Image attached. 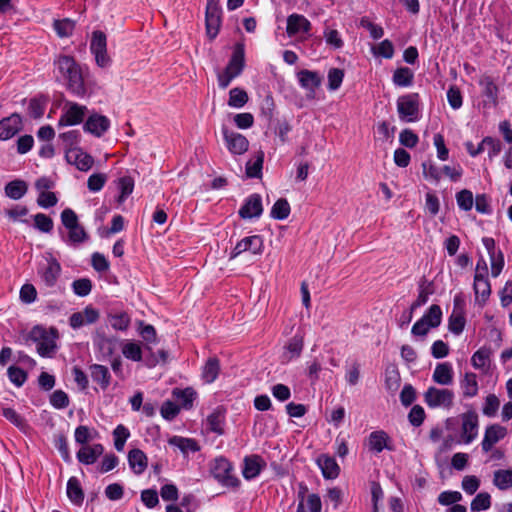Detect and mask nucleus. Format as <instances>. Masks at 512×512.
Here are the masks:
<instances>
[{"instance_id":"a211bd4d","label":"nucleus","mask_w":512,"mask_h":512,"mask_svg":"<svg viewBox=\"0 0 512 512\" xmlns=\"http://www.w3.org/2000/svg\"><path fill=\"white\" fill-rule=\"evenodd\" d=\"M507 434V429L499 424H492L486 427L481 447L484 452L492 450L493 446L502 440Z\"/></svg>"},{"instance_id":"13d9d810","label":"nucleus","mask_w":512,"mask_h":512,"mask_svg":"<svg viewBox=\"0 0 512 512\" xmlns=\"http://www.w3.org/2000/svg\"><path fill=\"white\" fill-rule=\"evenodd\" d=\"M385 386L391 392H395L400 386V375L394 367L385 371Z\"/></svg>"},{"instance_id":"680f3d73","label":"nucleus","mask_w":512,"mask_h":512,"mask_svg":"<svg viewBox=\"0 0 512 512\" xmlns=\"http://www.w3.org/2000/svg\"><path fill=\"white\" fill-rule=\"evenodd\" d=\"M72 289L76 295L80 297H85L91 292L92 282L88 278L77 279L73 281Z\"/></svg>"},{"instance_id":"5fc2aeb1","label":"nucleus","mask_w":512,"mask_h":512,"mask_svg":"<svg viewBox=\"0 0 512 512\" xmlns=\"http://www.w3.org/2000/svg\"><path fill=\"white\" fill-rule=\"evenodd\" d=\"M7 375L9 380L17 387H21L27 380V373L17 366H10Z\"/></svg>"},{"instance_id":"f03ea898","label":"nucleus","mask_w":512,"mask_h":512,"mask_svg":"<svg viewBox=\"0 0 512 512\" xmlns=\"http://www.w3.org/2000/svg\"><path fill=\"white\" fill-rule=\"evenodd\" d=\"M245 67V46L237 42L233 47L231 58L225 69L217 74L218 86L226 89L230 83L241 75Z\"/></svg>"},{"instance_id":"aec40b11","label":"nucleus","mask_w":512,"mask_h":512,"mask_svg":"<svg viewBox=\"0 0 512 512\" xmlns=\"http://www.w3.org/2000/svg\"><path fill=\"white\" fill-rule=\"evenodd\" d=\"M389 440L390 438L385 431L377 430L369 434L366 444L371 452L378 454L384 449L392 450L389 446Z\"/></svg>"},{"instance_id":"3c124183","label":"nucleus","mask_w":512,"mask_h":512,"mask_svg":"<svg viewBox=\"0 0 512 512\" xmlns=\"http://www.w3.org/2000/svg\"><path fill=\"white\" fill-rule=\"evenodd\" d=\"M432 328L438 327L442 319V310L438 305H431L428 311L421 317Z\"/></svg>"},{"instance_id":"0e129e2a","label":"nucleus","mask_w":512,"mask_h":512,"mask_svg":"<svg viewBox=\"0 0 512 512\" xmlns=\"http://www.w3.org/2000/svg\"><path fill=\"white\" fill-rule=\"evenodd\" d=\"M432 293L433 289L430 284L420 285L417 299L411 304L412 310H416L417 308L424 305L428 301L429 295H431Z\"/></svg>"},{"instance_id":"393cba45","label":"nucleus","mask_w":512,"mask_h":512,"mask_svg":"<svg viewBox=\"0 0 512 512\" xmlns=\"http://www.w3.org/2000/svg\"><path fill=\"white\" fill-rule=\"evenodd\" d=\"M89 370L92 380L99 384L102 390H106L111 382L109 369L104 365L92 364Z\"/></svg>"},{"instance_id":"4d7b16f0","label":"nucleus","mask_w":512,"mask_h":512,"mask_svg":"<svg viewBox=\"0 0 512 512\" xmlns=\"http://www.w3.org/2000/svg\"><path fill=\"white\" fill-rule=\"evenodd\" d=\"M456 201L460 209L469 211L474 203L473 194L470 190L463 189L456 194Z\"/></svg>"},{"instance_id":"a19ab883","label":"nucleus","mask_w":512,"mask_h":512,"mask_svg":"<svg viewBox=\"0 0 512 512\" xmlns=\"http://www.w3.org/2000/svg\"><path fill=\"white\" fill-rule=\"evenodd\" d=\"M219 370V360L217 358H209L202 371L204 381L206 383H212L217 378Z\"/></svg>"},{"instance_id":"cd10ccee","label":"nucleus","mask_w":512,"mask_h":512,"mask_svg":"<svg viewBox=\"0 0 512 512\" xmlns=\"http://www.w3.org/2000/svg\"><path fill=\"white\" fill-rule=\"evenodd\" d=\"M169 444L177 447L184 455L195 453L200 450V446L196 440L181 436H173L169 439Z\"/></svg>"},{"instance_id":"9b49d317","label":"nucleus","mask_w":512,"mask_h":512,"mask_svg":"<svg viewBox=\"0 0 512 512\" xmlns=\"http://www.w3.org/2000/svg\"><path fill=\"white\" fill-rule=\"evenodd\" d=\"M221 25V9L218 6L217 2L213 0H208L206 7V30L207 35L214 39Z\"/></svg>"},{"instance_id":"bf43d9fd","label":"nucleus","mask_w":512,"mask_h":512,"mask_svg":"<svg viewBox=\"0 0 512 512\" xmlns=\"http://www.w3.org/2000/svg\"><path fill=\"white\" fill-rule=\"evenodd\" d=\"M500 407V400L495 394H489L485 398V402L482 408L484 415L488 417L494 416Z\"/></svg>"},{"instance_id":"e2e57ef3","label":"nucleus","mask_w":512,"mask_h":512,"mask_svg":"<svg viewBox=\"0 0 512 512\" xmlns=\"http://www.w3.org/2000/svg\"><path fill=\"white\" fill-rule=\"evenodd\" d=\"M107 181V176L103 173H94L90 175L87 181V187L91 192L100 191Z\"/></svg>"},{"instance_id":"e433bc0d","label":"nucleus","mask_w":512,"mask_h":512,"mask_svg":"<svg viewBox=\"0 0 512 512\" xmlns=\"http://www.w3.org/2000/svg\"><path fill=\"white\" fill-rule=\"evenodd\" d=\"M107 317L111 327L117 331L127 330L131 322V318L126 312L109 313Z\"/></svg>"},{"instance_id":"864d4df0","label":"nucleus","mask_w":512,"mask_h":512,"mask_svg":"<svg viewBox=\"0 0 512 512\" xmlns=\"http://www.w3.org/2000/svg\"><path fill=\"white\" fill-rule=\"evenodd\" d=\"M90 50L93 55L107 50L106 36L102 31L93 32Z\"/></svg>"},{"instance_id":"c03bdc74","label":"nucleus","mask_w":512,"mask_h":512,"mask_svg":"<svg viewBox=\"0 0 512 512\" xmlns=\"http://www.w3.org/2000/svg\"><path fill=\"white\" fill-rule=\"evenodd\" d=\"M491 506V496L487 492L477 494L470 504V509L473 512H479L489 509Z\"/></svg>"},{"instance_id":"2f4dec72","label":"nucleus","mask_w":512,"mask_h":512,"mask_svg":"<svg viewBox=\"0 0 512 512\" xmlns=\"http://www.w3.org/2000/svg\"><path fill=\"white\" fill-rule=\"evenodd\" d=\"M67 496L75 505H81L84 501V492L76 477H70L67 482Z\"/></svg>"},{"instance_id":"c9c22d12","label":"nucleus","mask_w":512,"mask_h":512,"mask_svg":"<svg viewBox=\"0 0 512 512\" xmlns=\"http://www.w3.org/2000/svg\"><path fill=\"white\" fill-rule=\"evenodd\" d=\"M122 354L126 359L134 362H139L143 357V350L140 343L133 341H126L122 345Z\"/></svg>"},{"instance_id":"473e14b6","label":"nucleus","mask_w":512,"mask_h":512,"mask_svg":"<svg viewBox=\"0 0 512 512\" xmlns=\"http://www.w3.org/2000/svg\"><path fill=\"white\" fill-rule=\"evenodd\" d=\"M493 484L502 491L512 488V469H499L493 473Z\"/></svg>"},{"instance_id":"f704fd0d","label":"nucleus","mask_w":512,"mask_h":512,"mask_svg":"<svg viewBox=\"0 0 512 512\" xmlns=\"http://www.w3.org/2000/svg\"><path fill=\"white\" fill-rule=\"evenodd\" d=\"M471 364L475 369L486 373L490 366V352L488 349L481 348L471 357Z\"/></svg>"},{"instance_id":"6e6d98bb","label":"nucleus","mask_w":512,"mask_h":512,"mask_svg":"<svg viewBox=\"0 0 512 512\" xmlns=\"http://www.w3.org/2000/svg\"><path fill=\"white\" fill-rule=\"evenodd\" d=\"M327 78H328V89L331 91H335L341 86V84L343 82L344 71L339 68H331L328 71Z\"/></svg>"},{"instance_id":"49530a36","label":"nucleus","mask_w":512,"mask_h":512,"mask_svg":"<svg viewBox=\"0 0 512 512\" xmlns=\"http://www.w3.org/2000/svg\"><path fill=\"white\" fill-rule=\"evenodd\" d=\"M130 436L129 430L122 424H119L113 431L114 446L118 452L123 451L125 442Z\"/></svg>"},{"instance_id":"bb28decb","label":"nucleus","mask_w":512,"mask_h":512,"mask_svg":"<svg viewBox=\"0 0 512 512\" xmlns=\"http://www.w3.org/2000/svg\"><path fill=\"white\" fill-rule=\"evenodd\" d=\"M225 413L220 408L214 410L206 419L207 430L222 435L224 433Z\"/></svg>"},{"instance_id":"39448f33","label":"nucleus","mask_w":512,"mask_h":512,"mask_svg":"<svg viewBox=\"0 0 512 512\" xmlns=\"http://www.w3.org/2000/svg\"><path fill=\"white\" fill-rule=\"evenodd\" d=\"M397 112L399 118L405 122H415L419 119V95L410 93L397 99Z\"/></svg>"},{"instance_id":"09e8293b","label":"nucleus","mask_w":512,"mask_h":512,"mask_svg":"<svg viewBox=\"0 0 512 512\" xmlns=\"http://www.w3.org/2000/svg\"><path fill=\"white\" fill-rule=\"evenodd\" d=\"M290 214V205L286 199H279L271 209V216L275 219H286Z\"/></svg>"},{"instance_id":"f3484780","label":"nucleus","mask_w":512,"mask_h":512,"mask_svg":"<svg viewBox=\"0 0 512 512\" xmlns=\"http://www.w3.org/2000/svg\"><path fill=\"white\" fill-rule=\"evenodd\" d=\"M488 148V156L490 159L496 157L502 150V144L498 139L485 137L477 146V150H473V143L467 142L466 148L470 156L475 157Z\"/></svg>"},{"instance_id":"ea45409f","label":"nucleus","mask_w":512,"mask_h":512,"mask_svg":"<svg viewBox=\"0 0 512 512\" xmlns=\"http://www.w3.org/2000/svg\"><path fill=\"white\" fill-rule=\"evenodd\" d=\"M173 396L183 408L189 409L193 405L196 393L192 388L174 389Z\"/></svg>"},{"instance_id":"4c0bfd02","label":"nucleus","mask_w":512,"mask_h":512,"mask_svg":"<svg viewBox=\"0 0 512 512\" xmlns=\"http://www.w3.org/2000/svg\"><path fill=\"white\" fill-rule=\"evenodd\" d=\"M67 230H68V235H67V238L65 239V242L68 245L76 246V245L82 244L88 240V234L85 231L84 227L81 226L80 224L76 225L73 228H68Z\"/></svg>"},{"instance_id":"20e7f679","label":"nucleus","mask_w":512,"mask_h":512,"mask_svg":"<svg viewBox=\"0 0 512 512\" xmlns=\"http://www.w3.org/2000/svg\"><path fill=\"white\" fill-rule=\"evenodd\" d=\"M210 473L222 486L236 488L240 481L234 474L233 465L224 457L215 458L210 464Z\"/></svg>"},{"instance_id":"dca6fc26","label":"nucleus","mask_w":512,"mask_h":512,"mask_svg":"<svg viewBox=\"0 0 512 512\" xmlns=\"http://www.w3.org/2000/svg\"><path fill=\"white\" fill-rule=\"evenodd\" d=\"M65 157L69 163L74 164L80 171H88L94 163L93 157L80 148H67Z\"/></svg>"},{"instance_id":"0eeeda50","label":"nucleus","mask_w":512,"mask_h":512,"mask_svg":"<svg viewBox=\"0 0 512 512\" xmlns=\"http://www.w3.org/2000/svg\"><path fill=\"white\" fill-rule=\"evenodd\" d=\"M461 420V440L465 444H470L478 436L479 419L475 411H467L460 415Z\"/></svg>"},{"instance_id":"b1692460","label":"nucleus","mask_w":512,"mask_h":512,"mask_svg":"<svg viewBox=\"0 0 512 512\" xmlns=\"http://www.w3.org/2000/svg\"><path fill=\"white\" fill-rule=\"evenodd\" d=\"M103 452L104 448L101 444L85 445L77 452V459L82 464L91 465L96 462Z\"/></svg>"},{"instance_id":"f257e3e1","label":"nucleus","mask_w":512,"mask_h":512,"mask_svg":"<svg viewBox=\"0 0 512 512\" xmlns=\"http://www.w3.org/2000/svg\"><path fill=\"white\" fill-rule=\"evenodd\" d=\"M56 79L63 82L74 96L84 98L90 92L89 72L82 68L73 57L61 55L54 61Z\"/></svg>"},{"instance_id":"052dcab7","label":"nucleus","mask_w":512,"mask_h":512,"mask_svg":"<svg viewBox=\"0 0 512 512\" xmlns=\"http://www.w3.org/2000/svg\"><path fill=\"white\" fill-rule=\"evenodd\" d=\"M465 326V318L460 311L454 310L449 318V330L458 335L460 334Z\"/></svg>"},{"instance_id":"ddd939ff","label":"nucleus","mask_w":512,"mask_h":512,"mask_svg":"<svg viewBox=\"0 0 512 512\" xmlns=\"http://www.w3.org/2000/svg\"><path fill=\"white\" fill-rule=\"evenodd\" d=\"M223 137L228 150L233 154H243L248 150L249 142L242 134L222 127Z\"/></svg>"},{"instance_id":"4be33fe9","label":"nucleus","mask_w":512,"mask_h":512,"mask_svg":"<svg viewBox=\"0 0 512 512\" xmlns=\"http://www.w3.org/2000/svg\"><path fill=\"white\" fill-rule=\"evenodd\" d=\"M454 371L449 362L438 363L434 369L432 379L435 383L447 386L453 383Z\"/></svg>"},{"instance_id":"69168bd1","label":"nucleus","mask_w":512,"mask_h":512,"mask_svg":"<svg viewBox=\"0 0 512 512\" xmlns=\"http://www.w3.org/2000/svg\"><path fill=\"white\" fill-rule=\"evenodd\" d=\"M1 414L18 428H24L26 426L24 418L12 408H2Z\"/></svg>"},{"instance_id":"1a4fd4ad","label":"nucleus","mask_w":512,"mask_h":512,"mask_svg":"<svg viewBox=\"0 0 512 512\" xmlns=\"http://www.w3.org/2000/svg\"><path fill=\"white\" fill-rule=\"evenodd\" d=\"M482 243L490 258L491 274L493 277H498L504 267V255L501 250L496 249V243L493 238L484 237Z\"/></svg>"},{"instance_id":"c85d7f7f","label":"nucleus","mask_w":512,"mask_h":512,"mask_svg":"<svg viewBox=\"0 0 512 512\" xmlns=\"http://www.w3.org/2000/svg\"><path fill=\"white\" fill-rule=\"evenodd\" d=\"M27 190V183L20 179L8 182L4 188L5 195L12 200L21 199L27 193Z\"/></svg>"},{"instance_id":"79ce46f5","label":"nucleus","mask_w":512,"mask_h":512,"mask_svg":"<svg viewBox=\"0 0 512 512\" xmlns=\"http://www.w3.org/2000/svg\"><path fill=\"white\" fill-rule=\"evenodd\" d=\"M304 346L303 337L299 335L293 336L286 345V357L288 360L300 356Z\"/></svg>"},{"instance_id":"72a5a7b5","label":"nucleus","mask_w":512,"mask_h":512,"mask_svg":"<svg viewBox=\"0 0 512 512\" xmlns=\"http://www.w3.org/2000/svg\"><path fill=\"white\" fill-rule=\"evenodd\" d=\"M248 100L249 96L247 92L242 88L235 87L229 91L227 105L230 108L241 109L247 104Z\"/></svg>"},{"instance_id":"423d86ee","label":"nucleus","mask_w":512,"mask_h":512,"mask_svg":"<svg viewBox=\"0 0 512 512\" xmlns=\"http://www.w3.org/2000/svg\"><path fill=\"white\" fill-rule=\"evenodd\" d=\"M424 400L430 408L442 407L450 409L453 406L454 393L449 389L431 386L424 393Z\"/></svg>"},{"instance_id":"774afa93","label":"nucleus","mask_w":512,"mask_h":512,"mask_svg":"<svg viewBox=\"0 0 512 512\" xmlns=\"http://www.w3.org/2000/svg\"><path fill=\"white\" fill-rule=\"evenodd\" d=\"M45 111V102L38 98H33L30 100L28 105V112L29 115L34 118L38 119L41 118Z\"/></svg>"},{"instance_id":"603ef678","label":"nucleus","mask_w":512,"mask_h":512,"mask_svg":"<svg viewBox=\"0 0 512 512\" xmlns=\"http://www.w3.org/2000/svg\"><path fill=\"white\" fill-rule=\"evenodd\" d=\"M54 30L59 37H69L75 28V23L70 19L55 20Z\"/></svg>"},{"instance_id":"5701e85b","label":"nucleus","mask_w":512,"mask_h":512,"mask_svg":"<svg viewBox=\"0 0 512 512\" xmlns=\"http://www.w3.org/2000/svg\"><path fill=\"white\" fill-rule=\"evenodd\" d=\"M311 29V23L300 14H292L287 19V33L290 36L307 33Z\"/></svg>"},{"instance_id":"de8ad7c7","label":"nucleus","mask_w":512,"mask_h":512,"mask_svg":"<svg viewBox=\"0 0 512 512\" xmlns=\"http://www.w3.org/2000/svg\"><path fill=\"white\" fill-rule=\"evenodd\" d=\"M34 227L43 233H50L53 230V220L44 213H37L33 216Z\"/></svg>"},{"instance_id":"6ab92c4d","label":"nucleus","mask_w":512,"mask_h":512,"mask_svg":"<svg viewBox=\"0 0 512 512\" xmlns=\"http://www.w3.org/2000/svg\"><path fill=\"white\" fill-rule=\"evenodd\" d=\"M83 128L84 131L95 137H101L110 128V120L104 115L92 114L84 123Z\"/></svg>"},{"instance_id":"a18cd8bd","label":"nucleus","mask_w":512,"mask_h":512,"mask_svg":"<svg viewBox=\"0 0 512 512\" xmlns=\"http://www.w3.org/2000/svg\"><path fill=\"white\" fill-rule=\"evenodd\" d=\"M422 172L426 180L439 182L442 177V171L433 162L426 161L422 163Z\"/></svg>"},{"instance_id":"58836bf2","label":"nucleus","mask_w":512,"mask_h":512,"mask_svg":"<svg viewBox=\"0 0 512 512\" xmlns=\"http://www.w3.org/2000/svg\"><path fill=\"white\" fill-rule=\"evenodd\" d=\"M139 334L146 343L144 349L151 352L150 344L157 343V333L154 326L140 322Z\"/></svg>"},{"instance_id":"7c9ffc66","label":"nucleus","mask_w":512,"mask_h":512,"mask_svg":"<svg viewBox=\"0 0 512 512\" xmlns=\"http://www.w3.org/2000/svg\"><path fill=\"white\" fill-rule=\"evenodd\" d=\"M318 465L325 478L334 479L339 475L340 468L338 464L329 456H320L318 458Z\"/></svg>"},{"instance_id":"7ed1b4c3","label":"nucleus","mask_w":512,"mask_h":512,"mask_svg":"<svg viewBox=\"0 0 512 512\" xmlns=\"http://www.w3.org/2000/svg\"><path fill=\"white\" fill-rule=\"evenodd\" d=\"M28 337L37 343V352L41 357L50 358L56 352V340L58 338V330L56 328H45L37 325L31 329Z\"/></svg>"},{"instance_id":"37998d69","label":"nucleus","mask_w":512,"mask_h":512,"mask_svg":"<svg viewBox=\"0 0 512 512\" xmlns=\"http://www.w3.org/2000/svg\"><path fill=\"white\" fill-rule=\"evenodd\" d=\"M393 82L400 87H408L413 82V72L407 67H401L395 70Z\"/></svg>"},{"instance_id":"338daca9","label":"nucleus","mask_w":512,"mask_h":512,"mask_svg":"<svg viewBox=\"0 0 512 512\" xmlns=\"http://www.w3.org/2000/svg\"><path fill=\"white\" fill-rule=\"evenodd\" d=\"M50 403L56 409H64L69 405L68 395L62 390H56L50 397Z\"/></svg>"},{"instance_id":"2eb2a0df","label":"nucleus","mask_w":512,"mask_h":512,"mask_svg":"<svg viewBox=\"0 0 512 512\" xmlns=\"http://www.w3.org/2000/svg\"><path fill=\"white\" fill-rule=\"evenodd\" d=\"M479 85L482 87V94L485 99L482 101V106L485 109L494 108L498 104V87L490 76H483L479 80Z\"/></svg>"},{"instance_id":"f8f14e48","label":"nucleus","mask_w":512,"mask_h":512,"mask_svg":"<svg viewBox=\"0 0 512 512\" xmlns=\"http://www.w3.org/2000/svg\"><path fill=\"white\" fill-rule=\"evenodd\" d=\"M23 128L22 117L18 113L0 120V141H6L14 137Z\"/></svg>"},{"instance_id":"c756f323","label":"nucleus","mask_w":512,"mask_h":512,"mask_svg":"<svg viewBox=\"0 0 512 512\" xmlns=\"http://www.w3.org/2000/svg\"><path fill=\"white\" fill-rule=\"evenodd\" d=\"M473 289L476 301L485 303L491 294V286L488 277H474Z\"/></svg>"},{"instance_id":"8fccbe9b","label":"nucleus","mask_w":512,"mask_h":512,"mask_svg":"<svg viewBox=\"0 0 512 512\" xmlns=\"http://www.w3.org/2000/svg\"><path fill=\"white\" fill-rule=\"evenodd\" d=\"M242 219H251L256 216V194L250 195L238 212Z\"/></svg>"},{"instance_id":"412c9836","label":"nucleus","mask_w":512,"mask_h":512,"mask_svg":"<svg viewBox=\"0 0 512 512\" xmlns=\"http://www.w3.org/2000/svg\"><path fill=\"white\" fill-rule=\"evenodd\" d=\"M462 396L470 399L478 395L479 385L477 375L473 372H465L459 381Z\"/></svg>"},{"instance_id":"a878e982","label":"nucleus","mask_w":512,"mask_h":512,"mask_svg":"<svg viewBox=\"0 0 512 512\" xmlns=\"http://www.w3.org/2000/svg\"><path fill=\"white\" fill-rule=\"evenodd\" d=\"M128 463L133 472L140 475L147 468V457L142 450L132 449L128 453Z\"/></svg>"},{"instance_id":"9d476101","label":"nucleus","mask_w":512,"mask_h":512,"mask_svg":"<svg viewBox=\"0 0 512 512\" xmlns=\"http://www.w3.org/2000/svg\"><path fill=\"white\" fill-rule=\"evenodd\" d=\"M87 107L75 102H67L66 110L59 119V126H73L80 124L85 116Z\"/></svg>"},{"instance_id":"4468645a","label":"nucleus","mask_w":512,"mask_h":512,"mask_svg":"<svg viewBox=\"0 0 512 512\" xmlns=\"http://www.w3.org/2000/svg\"><path fill=\"white\" fill-rule=\"evenodd\" d=\"M297 79L300 86L305 89L309 97H314L316 90L322 83V76L316 71L307 69L300 70L297 73Z\"/></svg>"},{"instance_id":"6e6552de","label":"nucleus","mask_w":512,"mask_h":512,"mask_svg":"<svg viewBox=\"0 0 512 512\" xmlns=\"http://www.w3.org/2000/svg\"><path fill=\"white\" fill-rule=\"evenodd\" d=\"M61 273V265L55 258H50L47 263L38 269L40 282L45 288H55Z\"/></svg>"}]
</instances>
